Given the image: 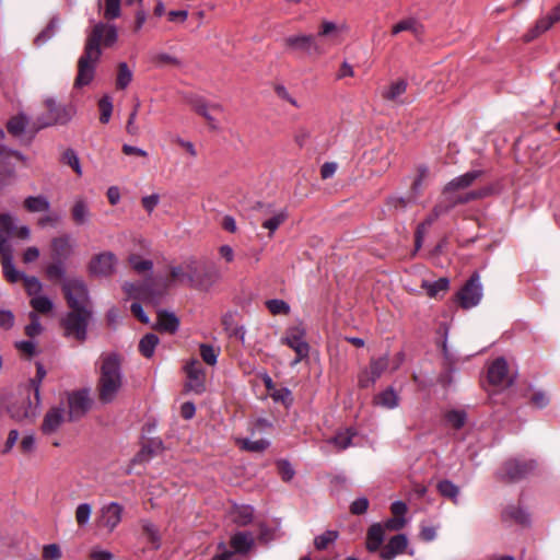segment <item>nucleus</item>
Instances as JSON below:
<instances>
[{
	"instance_id": "47",
	"label": "nucleus",
	"mask_w": 560,
	"mask_h": 560,
	"mask_svg": "<svg viewBox=\"0 0 560 560\" xmlns=\"http://www.w3.org/2000/svg\"><path fill=\"white\" fill-rule=\"evenodd\" d=\"M266 306L272 315H287L290 312V305L279 299L268 300Z\"/></svg>"
},
{
	"instance_id": "16",
	"label": "nucleus",
	"mask_w": 560,
	"mask_h": 560,
	"mask_svg": "<svg viewBox=\"0 0 560 560\" xmlns=\"http://www.w3.org/2000/svg\"><path fill=\"white\" fill-rule=\"evenodd\" d=\"M65 402L69 420H77L83 417L90 409V398L86 392H73L67 394L66 399L60 400Z\"/></svg>"
},
{
	"instance_id": "40",
	"label": "nucleus",
	"mask_w": 560,
	"mask_h": 560,
	"mask_svg": "<svg viewBox=\"0 0 560 560\" xmlns=\"http://www.w3.org/2000/svg\"><path fill=\"white\" fill-rule=\"evenodd\" d=\"M100 8L104 9V18L116 19L120 14V0H100Z\"/></svg>"
},
{
	"instance_id": "46",
	"label": "nucleus",
	"mask_w": 560,
	"mask_h": 560,
	"mask_svg": "<svg viewBox=\"0 0 560 560\" xmlns=\"http://www.w3.org/2000/svg\"><path fill=\"white\" fill-rule=\"evenodd\" d=\"M142 530L147 536V539L152 544L154 548L160 547V535L155 525L149 521L141 522Z\"/></svg>"
},
{
	"instance_id": "26",
	"label": "nucleus",
	"mask_w": 560,
	"mask_h": 560,
	"mask_svg": "<svg viewBox=\"0 0 560 560\" xmlns=\"http://www.w3.org/2000/svg\"><path fill=\"white\" fill-rule=\"evenodd\" d=\"M15 219L9 213L0 214V225L7 233H12L18 238L27 241L31 238V229L27 225H14Z\"/></svg>"
},
{
	"instance_id": "50",
	"label": "nucleus",
	"mask_w": 560,
	"mask_h": 560,
	"mask_svg": "<svg viewBox=\"0 0 560 560\" xmlns=\"http://www.w3.org/2000/svg\"><path fill=\"white\" fill-rule=\"evenodd\" d=\"M27 122L28 120L25 115H18L8 122V130L13 135H21L25 130Z\"/></svg>"
},
{
	"instance_id": "27",
	"label": "nucleus",
	"mask_w": 560,
	"mask_h": 560,
	"mask_svg": "<svg viewBox=\"0 0 560 560\" xmlns=\"http://www.w3.org/2000/svg\"><path fill=\"white\" fill-rule=\"evenodd\" d=\"M407 85L408 83L405 79L393 81L383 90L382 96L386 101L401 103L400 97L406 92Z\"/></svg>"
},
{
	"instance_id": "7",
	"label": "nucleus",
	"mask_w": 560,
	"mask_h": 560,
	"mask_svg": "<svg viewBox=\"0 0 560 560\" xmlns=\"http://www.w3.org/2000/svg\"><path fill=\"white\" fill-rule=\"evenodd\" d=\"M402 358L400 354H397L396 359L393 361L392 365L389 364V360L387 357H382L378 359H374L371 361L370 369L363 371L359 376V385L363 388L371 386L378 380L384 372H386L389 368L392 371H395L399 368Z\"/></svg>"
},
{
	"instance_id": "56",
	"label": "nucleus",
	"mask_w": 560,
	"mask_h": 560,
	"mask_svg": "<svg viewBox=\"0 0 560 560\" xmlns=\"http://www.w3.org/2000/svg\"><path fill=\"white\" fill-rule=\"evenodd\" d=\"M44 213L45 214L43 217H40L37 221L38 226L55 228L59 224L60 217L57 213L50 212V210L48 212H44Z\"/></svg>"
},
{
	"instance_id": "45",
	"label": "nucleus",
	"mask_w": 560,
	"mask_h": 560,
	"mask_svg": "<svg viewBox=\"0 0 560 560\" xmlns=\"http://www.w3.org/2000/svg\"><path fill=\"white\" fill-rule=\"evenodd\" d=\"M438 490L443 497L448 498V499L453 500L454 502H457V497L459 494V488L456 485H454L452 481H450V480L440 481L438 483Z\"/></svg>"
},
{
	"instance_id": "57",
	"label": "nucleus",
	"mask_w": 560,
	"mask_h": 560,
	"mask_svg": "<svg viewBox=\"0 0 560 560\" xmlns=\"http://www.w3.org/2000/svg\"><path fill=\"white\" fill-rule=\"evenodd\" d=\"M154 61L156 62L158 66H161V67H163V66L180 67L182 66V62L177 57L166 54V52L158 54L154 57Z\"/></svg>"
},
{
	"instance_id": "58",
	"label": "nucleus",
	"mask_w": 560,
	"mask_h": 560,
	"mask_svg": "<svg viewBox=\"0 0 560 560\" xmlns=\"http://www.w3.org/2000/svg\"><path fill=\"white\" fill-rule=\"evenodd\" d=\"M98 105H100V110H101L100 120L103 124H107L109 121L112 110H113V105H112L110 98L108 96H104L100 101Z\"/></svg>"
},
{
	"instance_id": "61",
	"label": "nucleus",
	"mask_w": 560,
	"mask_h": 560,
	"mask_svg": "<svg viewBox=\"0 0 560 560\" xmlns=\"http://www.w3.org/2000/svg\"><path fill=\"white\" fill-rule=\"evenodd\" d=\"M351 433L349 430L343 432H339L335 438L331 439V443H334L339 450H345L351 443Z\"/></svg>"
},
{
	"instance_id": "32",
	"label": "nucleus",
	"mask_w": 560,
	"mask_h": 560,
	"mask_svg": "<svg viewBox=\"0 0 560 560\" xmlns=\"http://www.w3.org/2000/svg\"><path fill=\"white\" fill-rule=\"evenodd\" d=\"M230 517L238 525H246L253 518V508L249 505H234L230 511Z\"/></svg>"
},
{
	"instance_id": "31",
	"label": "nucleus",
	"mask_w": 560,
	"mask_h": 560,
	"mask_svg": "<svg viewBox=\"0 0 560 560\" xmlns=\"http://www.w3.org/2000/svg\"><path fill=\"white\" fill-rule=\"evenodd\" d=\"M409 31L416 36L422 34L423 26L415 18H408L399 21L392 27V34L397 35L401 32Z\"/></svg>"
},
{
	"instance_id": "62",
	"label": "nucleus",
	"mask_w": 560,
	"mask_h": 560,
	"mask_svg": "<svg viewBox=\"0 0 560 560\" xmlns=\"http://www.w3.org/2000/svg\"><path fill=\"white\" fill-rule=\"evenodd\" d=\"M90 560H114V555L98 546L93 547L89 553Z\"/></svg>"
},
{
	"instance_id": "51",
	"label": "nucleus",
	"mask_w": 560,
	"mask_h": 560,
	"mask_svg": "<svg viewBox=\"0 0 560 560\" xmlns=\"http://www.w3.org/2000/svg\"><path fill=\"white\" fill-rule=\"evenodd\" d=\"M43 560H60L62 557L61 548L58 544H48L42 550Z\"/></svg>"
},
{
	"instance_id": "59",
	"label": "nucleus",
	"mask_w": 560,
	"mask_h": 560,
	"mask_svg": "<svg viewBox=\"0 0 560 560\" xmlns=\"http://www.w3.org/2000/svg\"><path fill=\"white\" fill-rule=\"evenodd\" d=\"M15 174L14 166L5 159H0V184L12 178Z\"/></svg>"
},
{
	"instance_id": "29",
	"label": "nucleus",
	"mask_w": 560,
	"mask_h": 560,
	"mask_svg": "<svg viewBox=\"0 0 560 560\" xmlns=\"http://www.w3.org/2000/svg\"><path fill=\"white\" fill-rule=\"evenodd\" d=\"M24 208L33 213L48 212L50 210V202L45 196H30L24 202Z\"/></svg>"
},
{
	"instance_id": "25",
	"label": "nucleus",
	"mask_w": 560,
	"mask_h": 560,
	"mask_svg": "<svg viewBox=\"0 0 560 560\" xmlns=\"http://www.w3.org/2000/svg\"><path fill=\"white\" fill-rule=\"evenodd\" d=\"M560 21V3L555 7L551 12L537 21L534 30H532L526 36L527 42L534 39L540 33L548 31L555 23Z\"/></svg>"
},
{
	"instance_id": "15",
	"label": "nucleus",
	"mask_w": 560,
	"mask_h": 560,
	"mask_svg": "<svg viewBox=\"0 0 560 560\" xmlns=\"http://www.w3.org/2000/svg\"><path fill=\"white\" fill-rule=\"evenodd\" d=\"M70 421L65 402L51 406L45 413L42 422V431L44 434L50 435L60 430V428Z\"/></svg>"
},
{
	"instance_id": "34",
	"label": "nucleus",
	"mask_w": 560,
	"mask_h": 560,
	"mask_svg": "<svg viewBox=\"0 0 560 560\" xmlns=\"http://www.w3.org/2000/svg\"><path fill=\"white\" fill-rule=\"evenodd\" d=\"M179 322L174 314L160 312L156 323V328L166 332H174L177 330Z\"/></svg>"
},
{
	"instance_id": "12",
	"label": "nucleus",
	"mask_w": 560,
	"mask_h": 560,
	"mask_svg": "<svg viewBox=\"0 0 560 560\" xmlns=\"http://www.w3.org/2000/svg\"><path fill=\"white\" fill-rule=\"evenodd\" d=\"M90 312L86 307L81 310H72L63 320L66 334L78 340H84L86 336V326Z\"/></svg>"
},
{
	"instance_id": "22",
	"label": "nucleus",
	"mask_w": 560,
	"mask_h": 560,
	"mask_svg": "<svg viewBox=\"0 0 560 560\" xmlns=\"http://www.w3.org/2000/svg\"><path fill=\"white\" fill-rule=\"evenodd\" d=\"M186 373L187 388L196 394L205 392V373L198 360L194 359L187 363Z\"/></svg>"
},
{
	"instance_id": "10",
	"label": "nucleus",
	"mask_w": 560,
	"mask_h": 560,
	"mask_svg": "<svg viewBox=\"0 0 560 560\" xmlns=\"http://www.w3.org/2000/svg\"><path fill=\"white\" fill-rule=\"evenodd\" d=\"M39 385L34 384V398L21 397L10 408L11 416L16 420H32L38 413Z\"/></svg>"
},
{
	"instance_id": "5",
	"label": "nucleus",
	"mask_w": 560,
	"mask_h": 560,
	"mask_svg": "<svg viewBox=\"0 0 560 560\" xmlns=\"http://www.w3.org/2000/svg\"><path fill=\"white\" fill-rule=\"evenodd\" d=\"M118 257L110 250L93 255L88 264V271L96 278H109L116 273Z\"/></svg>"
},
{
	"instance_id": "8",
	"label": "nucleus",
	"mask_w": 560,
	"mask_h": 560,
	"mask_svg": "<svg viewBox=\"0 0 560 560\" xmlns=\"http://www.w3.org/2000/svg\"><path fill=\"white\" fill-rule=\"evenodd\" d=\"M124 506L118 502H109L102 505L96 517V525L107 534L113 533L121 523Z\"/></svg>"
},
{
	"instance_id": "33",
	"label": "nucleus",
	"mask_w": 560,
	"mask_h": 560,
	"mask_svg": "<svg viewBox=\"0 0 560 560\" xmlns=\"http://www.w3.org/2000/svg\"><path fill=\"white\" fill-rule=\"evenodd\" d=\"M2 267H3V272H4V276L5 278L11 281V282H18L19 280H23L24 281V278L26 277L24 273L20 272L13 261H12V257H11V254H4L2 256Z\"/></svg>"
},
{
	"instance_id": "21",
	"label": "nucleus",
	"mask_w": 560,
	"mask_h": 560,
	"mask_svg": "<svg viewBox=\"0 0 560 560\" xmlns=\"http://www.w3.org/2000/svg\"><path fill=\"white\" fill-rule=\"evenodd\" d=\"M535 468V463L529 462H521L518 459L508 460L500 470V478L505 480H517Z\"/></svg>"
},
{
	"instance_id": "35",
	"label": "nucleus",
	"mask_w": 560,
	"mask_h": 560,
	"mask_svg": "<svg viewBox=\"0 0 560 560\" xmlns=\"http://www.w3.org/2000/svg\"><path fill=\"white\" fill-rule=\"evenodd\" d=\"M285 45L293 49L308 51L314 44V37L311 35H295L285 38Z\"/></svg>"
},
{
	"instance_id": "38",
	"label": "nucleus",
	"mask_w": 560,
	"mask_h": 560,
	"mask_svg": "<svg viewBox=\"0 0 560 560\" xmlns=\"http://www.w3.org/2000/svg\"><path fill=\"white\" fill-rule=\"evenodd\" d=\"M132 81V71L128 67L126 62H120L118 65L117 78H116V86L117 89L124 90L126 89L130 82Z\"/></svg>"
},
{
	"instance_id": "41",
	"label": "nucleus",
	"mask_w": 560,
	"mask_h": 560,
	"mask_svg": "<svg viewBox=\"0 0 560 560\" xmlns=\"http://www.w3.org/2000/svg\"><path fill=\"white\" fill-rule=\"evenodd\" d=\"M159 343V338L154 334H147L139 343L140 352L147 357H152L155 347Z\"/></svg>"
},
{
	"instance_id": "11",
	"label": "nucleus",
	"mask_w": 560,
	"mask_h": 560,
	"mask_svg": "<svg viewBox=\"0 0 560 560\" xmlns=\"http://www.w3.org/2000/svg\"><path fill=\"white\" fill-rule=\"evenodd\" d=\"M45 107L47 109V114L38 119L39 127H47L55 124H66L68 122L74 115V108L71 106H60L56 103L54 98H46Z\"/></svg>"
},
{
	"instance_id": "53",
	"label": "nucleus",
	"mask_w": 560,
	"mask_h": 560,
	"mask_svg": "<svg viewBox=\"0 0 560 560\" xmlns=\"http://www.w3.org/2000/svg\"><path fill=\"white\" fill-rule=\"evenodd\" d=\"M506 518L514 520L518 523L525 524L528 522V514L521 508L510 506L504 511Z\"/></svg>"
},
{
	"instance_id": "36",
	"label": "nucleus",
	"mask_w": 560,
	"mask_h": 560,
	"mask_svg": "<svg viewBox=\"0 0 560 560\" xmlns=\"http://www.w3.org/2000/svg\"><path fill=\"white\" fill-rule=\"evenodd\" d=\"M237 445L247 452L261 453L269 446V441L259 439V440H249V439H237Z\"/></svg>"
},
{
	"instance_id": "19",
	"label": "nucleus",
	"mask_w": 560,
	"mask_h": 560,
	"mask_svg": "<svg viewBox=\"0 0 560 560\" xmlns=\"http://www.w3.org/2000/svg\"><path fill=\"white\" fill-rule=\"evenodd\" d=\"M488 380L492 385L501 388L513 384V376L509 373L508 363L503 358L494 360L489 366Z\"/></svg>"
},
{
	"instance_id": "43",
	"label": "nucleus",
	"mask_w": 560,
	"mask_h": 560,
	"mask_svg": "<svg viewBox=\"0 0 560 560\" xmlns=\"http://www.w3.org/2000/svg\"><path fill=\"white\" fill-rule=\"evenodd\" d=\"M71 243L68 236H58L52 238L51 248L57 256H67L71 252Z\"/></svg>"
},
{
	"instance_id": "63",
	"label": "nucleus",
	"mask_w": 560,
	"mask_h": 560,
	"mask_svg": "<svg viewBox=\"0 0 560 560\" xmlns=\"http://www.w3.org/2000/svg\"><path fill=\"white\" fill-rule=\"evenodd\" d=\"M407 524V520L405 517H393L387 520L383 525L384 530H400L402 529Z\"/></svg>"
},
{
	"instance_id": "13",
	"label": "nucleus",
	"mask_w": 560,
	"mask_h": 560,
	"mask_svg": "<svg viewBox=\"0 0 560 560\" xmlns=\"http://www.w3.org/2000/svg\"><path fill=\"white\" fill-rule=\"evenodd\" d=\"M63 292L72 310H81L88 305V290L80 279H69L63 284Z\"/></svg>"
},
{
	"instance_id": "2",
	"label": "nucleus",
	"mask_w": 560,
	"mask_h": 560,
	"mask_svg": "<svg viewBox=\"0 0 560 560\" xmlns=\"http://www.w3.org/2000/svg\"><path fill=\"white\" fill-rule=\"evenodd\" d=\"M482 176L479 170L469 171L450 180L442 190L441 199L434 207V214L442 215L447 213L452 208L457 205L470 202L472 200L481 199L491 194L490 188H480L471 191L464 192L465 189L472 186V184Z\"/></svg>"
},
{
	"instance_id": "18",
	"label": "nucleus",
	"mask_w": 560,
	"mask_h": 560,
	"mask_svg": "<svg viewBox=\"0 0 560 560\" xmlns=\"http://www.w3.org/2000/svg\"><path fill=\"white\" fill-rule=\"evenodd\" d=\"M282 343L289 346L291 349H293L296 353L295 359L291 363V365L298 364L303 359L307 358L310 347L307 342L304 340V330L294 327L287 331V335L284 338H282Z\"/></svg>"
},
{
	"instance_id": "3",
	"label": "nucleus",
	"mask_w": 560,
	"mask_h": 560,
	"mask_svg": "<svg viewBox=\"0 0 560 560\" xmlns=\"http://www.w3.org/2000/svg\"><path fill=\"white\" fill-rule=\"evenodd\" d=\"M124 386L121 360L115 353H105L98 361L97 395L103 404L113 402Z\"/></svg>"
},
{
	"instance_id": "49",
	"label": "nucleus",
	"mask_w": 560,
	"mask_h": 560,
	"mask_svg": "<svg viewBox=\"0 0 560 560\" xmlns=\"http://www.w3.org/2000/svg\"><path fill=\"white\" fill-rule=\"evenodd\" d=\"M445 419L451 427L460 429L466 423V413L463 410H451L445 415Z\"/></svg>"
},
{
	"instance_id": "9",
	"label": "nucleus",
	"mask_w": 560,
	"mask_h": 560,
	"mask_svg": "<svg viewBox=\"0 0 560 560\" xmlns=\"http://www.w3.org/2000/svg\"><path fill=\"white\" fill-rule=\"evenodd\" d=\"M100 60L97 51L93 48H84L83 55L78 60V75L74 81L75 88L89 85L95 74V68Z\"/></svg>"
},
{
	"instance_id": "30",
	"label": "nucleus",
	"mask_w": 560,
	"mask_h": 560,
	"mask_svg": "<svg viewBox=\"0 0 560 560\" xmlns=\"http://www.w3.org/2000/svg\"><path fill=\"white\" fill-rule=\"evenodd\" d=\"M221 278V273L215 268L205 270L203 273L197 271L195 288L208 290Z\"/></svg>"
},
{
	"instance_id": "48",
	"label": "nucleus",
	"mask_w": 560,
	"mask_h": 560,
	"mask_svg": "<svg viewBox=\"0 0 560 560\" xmlns=\"http://www.w3.org/2000/svg\"><path fill=\"white\" fill-rule=\"evenodd\" d=\"M61 161L63 164L69 165L77 173V175H82L80 160L73 150H66L62 154Z\"/></svg>"
},
{
	"instance_id": "6",
	"label": "nucleus",
	"mask_w": 560,
	"mask_h": 560,
	"mask_svg": "<svg viewBox=\"0 0 560 560\" xmlns=\"http://www.w3.org/2000/svg\"><path fill=\"white\" fill-rule=\"evenodd\" d=\"M118 33L114 25L97 23L93 26L84 48L91 47L95 49L97 51V56L101 58V45L104 47H110L116 43Z\"/></svg>"
},
{
	"instance_id": "54",
	"label": "nucleus",
	"mask_w": 560,
	"mask_h": 560,
	"mask_svg": "<svg viewBox=\"0 0 560 560\" xmlns=\"http://www.w3.org/2000/svg\"><path fill=\"white\" fill-rule=\"evenodd\" d=\"M270 397L275 401H280L284 406H290L293 401L292 393L288 388H277L270 393Z\"/></svg>"
},
{
	"instance_id": "39",
	"label": "nucleus",
	"mask_w": 560,
	"mask_h": 560,
	"mask_svg": "<svg viewBox=\"0 0 560 560\" xmlns=\"http://www.w3.org/2000/svg\"><path fill=\"white\" fill-rule=\"evenodd\" d=\"M232 547L237 552H246L253 545V538L246 533H238L232 537Z\"/></svg>"
},
{
	"instance_id": "42",
	"label": "nucleus",
	"mask_w": 560,
	"mask_h": 560,
	"mask_svg": "<svg viewBox=\"0 0 560 560\" xmlns=\"http://www.w3.org/2000/svg\"><path fill=\"white\" fill-rule=\"evenodd\" d=\"M128 262L131 266V268L140 275L151 271L153 267L151 260L144 259L138 255H130L128 258Z\"/></svg>"
},
{
	"instance_id": "24",
	"label": "nucleus",
	"mask_w": 560,
	"mask_h": 560,
	"mask_svg": "<svg viewBox=\"0 0 560 560\" xmlns=\"http://www.w3.org/2000/svg\"><path fill=\"white\" fill-rule=\"evenodd\" d=\"M408 547V538L404 534L393 536L383 547L380 556L383 560H393L398 555L405 552Z\"/></svg>"
},
{
	"instance_id": "4",
	"label": "nucleus",
	"mask_w": 560,
	"mask_h": 560,
	"mask_svg": "<svg viewBox=\"0 0 560 560\" xmlns=\"http://www.w3.org/2000/svg\"><path fill=\"white\" fill-rule=\"evenodd\" d=\"M24 288L30 298L31 313L48 315L54 308V302L43 293V284L36 277H25Z\"/></svg>"
},
{
	"instance_id": "64",
	"label": "nucleus",
	"mask_w": 560,
	"mask_h": 560,
	"mask_svg": "<svg viewBox=\"0 0 560 560\" xmlns=\"http://www.w3.org/2000/svg\"><path fill=\"white\" fill-rule=\"evenodd\" d=\"M337 538L335 532H326L323 535L315 538V546L317 549H325L330 542Z\"/></svg>"
},
{
	"instance_id": "28",
	"label": "nucleus",
	"mask_w": 560,
	"mask_h": 560,
	"mask_svg": "<svg viewBox=\"0 0 560 560\" xmlns=\"http://www.w3.org/2000/svg\"><path fill=\"white\" fill-rule=\"evenodd\" d=\"M374 405L384 409H394L399 405V396L394 388L388 387L378 393L374 399Z\"/></svg>"
},
{
	"instance_id": "55",
	"label": "nucleus",
	"mask_w": 560,
	"mask_h": 560,
	"mask_svg": "<svg viewBox=\"0 0 560 560\" xmlns=\"http://www.w3.org/2000/svg\"><path fill=\"white\" fill-rule=\"evenodd\" d=\"M200 355L207 364L214 365L217 363V359H218V350H215L211 346L201 345L200 346Z\"/></svg>"
},
{
	"instance_id": "20",
	"label": "nucleus",
	"mask_w": 560,
	"mask_h": 560,
	"mask_svg": "<svg viewBox=\"0 0 560 560\" xmlns=\"http://www.w3.org/2000/svg\"><path fill=\"white\" fill-rule=\"evenodd\" d=\"M189 104L194 108V110L202 116L208 125L212 129H218L219 124L217 119L212 116V113H221L223 112V106L219 103H208L202 97L194 96L189 100Z\"/></svg>"
},
{
	"instance_id": "23",
	"label": "nucleus",
	"mask_w": 560,
	"mask_h": 560,
	"mask_svg": "<svg viewBox=\"0 0 560 560\" xmlns=\"http://www.w3.org/2000/svg\"><path fill=\"white\" fill-rule=\"evenodd\" d=\"M265 219L261 222L262 228L269 231V235L271 236L277 229L285 222L288 219V210L285 208H273L271 206H267L264 209Z\"/></svg>"
},
{
	"instance_id": "17",
	"label": "nucleus",
	"mask_w": 560,
	"mask_h": 560,
	"mask_svg": "<svg viewBox=\"0 0 560 560\" xmlns=\"http://www.w3.org/2000/svg\"><path fill=\"white\" fill-rule=\"evenodd\" d=\"M482 298V287L479 282V276L475 275L457 293V299L463 308H471L479 304Z\"/></svg>"
},
{
	"instance_id": "60",
	"label": "nucleus",
	"mask_w": 560,
	"mask_h": 560,
	"mask_svg": "<svg viewBox=\"0 0 560 560\" xmlns=\"http://www.w3.org/2000/svg\"><path fill=\"white\" fill-rule=\"evenodd\" d=\"M36 440L33 434H25L21 439L20 450L23 454L30 455L35 451Z\"/></svg>"
},
{
	"instance_id": "37",
	"label": "nucleus",
	"mask_w": 560,
	"mask_h": 560,
	"mask_svg": "<svg viewBox=\"0 0 560 560\" xmlns=\"http://www.w3.org/2000/svg\"><path fill=\"white\" fill-rule=\"evenodd\" d=\"M422 288L425 289L429 296L436 298L440 292H445L448 289V279L440 278L434 282L423 281Z\"/></svg>"
},
{
	"instance_id": "14",
	"label": "nucleus",
	"mask_w": 560,
	"mask_h": 560,
	"mask_svg": "<svg viewBox=\"0 0 560 560\" xmlns=\"http://www.w3.org/2000/svg\"><path fill=\"white\" fill-rule=\"evenodd\" d=\"M91 202L84 196H75L69 207V218L74 226H86L92 221Z\"/></svg>"
},
{
	"instance_id": "1",
	"label": "nucleus",
	"mask_w": 560,
	"mask_h": 560,
	"mask_svg": "<svg viewBox=\"0 0 560 560\" xmlns=\"http://www.w3.org/2000/svg\"><path fill=\"white\" fill-rule=\"evenodd\" d=\"M198 265L195 259H186L168 267L165 279H155L151 282H125L122 290L129 299L155 303L168 289L177 285L195 287Z\"/></svg>"
},
{
	"instance_id": "44",
	"label": "nucleus",
	"mask_w": 560,
	"mask_h": 560,
	"mask_svg": "<svg viewBox=\"0 0 560 560\" xmlns=\"http://www.w3.org/2000/svg\"><path fill=\"white\" fill-rule=\"evenodd\" d=\"M92 515V505L90 503H80L74 512L75 522L80 527L86 526Z\"/></svg>"
},
{
	"instance_id": "52",
	"label": "nucleus",
	"mask_w": 560,
	"mask_h": 560,
	"mask_svg": "<svg viewBox=\"0 0 560 560\" xmlns=\"http://www.w3.org/2000/svg\"><path fill=\"white\" fill-rule=\"evenodd\" d=\"M28 317L31 323L25 327V334L28 337L34 338L40 335V332L43 331V327L39 323V318L36 313H30Z\"/></svg>"
}]
</instances>
